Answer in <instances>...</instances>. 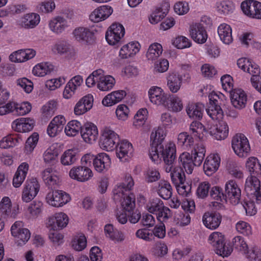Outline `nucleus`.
I'll return each instance as SVG.
<instances>
[{
    "instance_id": "f257e3e1",
    "label": "nucleus",
    "mask_w": 261,
    "mask_h": 261,
    "mask_svg": "<svg viewBox=\"0 0 261 261\" xmlns=\"http://www.w3.org/2000/svg\"><path fill=\"white\" fill-rule=\"evenodd\" d=\"M177 144L187 150L193 148L192 154L184 152L178 158L179 163L185 169L186 172L188 174H191L195 166H199L201 164L205 156V147L201 142L194 145L193 138L186 132H182L178 134Z\"/></svg>"
},
{
    "instance_id": "f03ea898",
    "label": "nucleus",
    "mask_w": 261,
    "mask_h": 261,
    "mask_svg": "<svg viewBox=\"0 0 261 261\" xmlns=\"http://www.w3.org/2000/svg\"><path fill=\"white\" fill-rule=\"evenodd\" d=\"M246 167L251 174V177L246 180V189L248 187L254 190L256 201L259 202L261 201V188L260 181L256 175L261 174V165L256 158L252 157L247 160Z\"/></svg>"
},
{
    "instance_id": "7ed1b4c3",
    "label": "nucleus",
    "mask_w": 261,
    "mask_h": 261,
    "mask_svg": "<svg viewBox=\"0 0 261 261\" xmlns=\"http://www.w3.org/2000/svg\"><path fill=\"white\" fill-rule=\"evenodd\" d=\"M146 207L149 213L156 215L158 220L160 222L166 221L171 216L170 209L164 206L162 200L159 198L150 200Z\"/></svg>"
},
{
    "instance_id": "20e7f679",
    "label": "nucleus",
    "mask_w": 261,
    "mask_h": 261,
    "mask_svg": "<svg viewBox=\"0 0 261 261\" xmlns=\"http://www.w3.org/2000/svg\"><path fill=\"white\" fill-rule=\"evenodd\" d=\"M208 242L214 247L215 252L220 256H228L232 251L230 246L226 245L224 236L220 232H213L209 236Z\"/></svg>"
},
{
    "instance_id": "39448f33",
    "label": "nucleus",
    "mask_w": 261,
    "mask_h": 261,
    "mask_svg": "<svg viewBox=\"0 0 261 261\" xmlns=\"http://www.w3.org/2000/svg\"><path fill=\"white\" fill-rule=\"evenodd\" d=\"M234 153L241 158L247 156L250 151V146L247 137L243 134H236L231 141Z\"/></svg>"
},
{
    "instance_id": "423d86ee",
    "label": "nucleus",
    "mask_w": 261,
    "mask_h": 261,
    "mask_svg": "<svg viewBox=\"0 0 261 261\" xmlns=\"http://www.w3.org/2000/svg\"><path fill=\"white\" fill-rule=\"evenodd\" d=\"M119 141L118 135L110 127H106L103 130L99 145L103 150L111 151L116 147Z\"/></svg>"
},
{
    "instance_id": "0eeeda50",
    "label": "nucleus",
    "mask_w": 261,
    "mask_h": 261,
    "mask_svg": "<svg viewBox=\"0 0 261 261\" xmlns=\"http://www.w3.org/2000/svg\"><path fill=\"white\" fill-rule=\"evenodd\" d=\"M225 202H229L233 205L239 203L241 196V190L234 180H229L225 185Z\"/></svg>"
},
{
    "instance_id": "6e6552de",
    "label": "nucleus",
    "mask_w": 261,
    "mask_h": 261,
    "mask_svg": "<svg viewBox=\"0 0 261 261\" xmlns=\"http://www.w3.org/2000/svg\"><path fill=\"white\" fill-rule=\"evenodd\" d=\"M156 153L158 159L153 162L158 163L163 158L164 163H174L176 158L175 145L173 142H169L165 146H159Z\"/></svg>"
},
{
    "instance_id": "1a4fd4ad",
    "label": "nucleus",
    "mask_w": 261,
    "mask_h": 261,
    "mask_svg": "<svg viewBox=\"0 0 261 261\" xmlns=\"http://www.w3.org/2000/svg\"><path fill=\"white\" fill-rule=\"evenodd\" d=\"M165 137L164 130L159 128L158 129L153 131L150 135L151 147L149 149V155L152 161H155L158 159V155L156 153L157 148L159 146H163L162 142Z\"/></svg>"
},
{
    "instance_id": "9d476101",
    "label": "nucleus",
    "mask_w": 261,
    "mask_h": 261,
    "mask_svg": "<svg viewBox=\"0 0 261 261\" xmlns=\"http://www.w3.org/2000/svg\"><path fill=\"white\" fill-rule=\"evenodd\" d=\"M47 203L55 207H60L70 200L69 195L63 191L49 192L46 196Z\"/></svg>"
},
{
    "instance_id": "9b49d317",
    "label": "nucleus",
    "mask_w": 261,
    "mask_h": 261,
    "mask_svg": "<svg viewBox=\"0 0 261 261\" xmlns=\"http://www.w3.org/2000/svg\"><path fill=\"white\" fill-rule=\"evenodd\" d=\"M125 30L123 26L119 23H113L106 33V39L110 45H115L123 37Z\"/></svg>"
},
{
    "instance_id": "f8f14e48",
    "label": "nucleus",
    "mask_w": 261,
    "mask_h": 261,
    "mask_svg": "<svg viewBox=\"0 0 261 261\" xmlns=\"http://www.w3.org/2000/svg\"><path fill=\"white\" fill-rule=\"evenodd\" d=\"M40 185L36 178L27 180L22 192L21 199L23 202H29L37 195Z\"/></svg>"
},
{
    "instance_id": "ddd939ff",
    "label": "nucleus",
    "mask_w": 261,
    "mask_h": 261,
    "mask_svg": "<svg viewBox=\"0 0 261 261\" xmlns=\"http://www.w3.org/2000/svg\"><path fill=\"white\" fill-rule=\"evenodd\" d=\"M71 178L80 182H85L90 180L93 176L92 170L87 166H79L73 167L69 173Z\"/></svg>"
},
{
    "instance_id": "4468645a",
    "label": "nucleus",
    "mask_w": 261,
    "mask_h": 261,
    "mask_svg": "<svg viewBox=\"0 0 261 261\" xmlns=\"http://www.w3.org/2000/svg\"><path fill=\"white\" fill-rule=\"evenodd\" d=\"M81 134L85 142L92 144L98 137V129L93 123L88 122L82 126Z\"/></svg>"
},
{
    "instance_id": "2eb2a0df",
    "label": "nucleus",
    "mask_w": 261,
    "mask_h": 261,
    "mask_svg": "<svg viewBox=\"0 0 261 261\" xmlns=\"http://www.w3.org/2000/svg\"><path fill=\"white\" fill-rule=\"evenodd\" d=\"M72 35L75 40L80 42L91 43L94 40L93 33L87 27L75 28L72 32Z\"/></svg>"
},
{
    "instance_id": "dca6fc26",
    "label": "nucleus",
    "mask_w": 261,
    "mask_h": 261,
    "mask_svg": "<svg viewBox=\"0 0 261 261\" xmlns=\"http://www.w3.org/2000/svg\"><path fill=\"white\" fill-rule=\"evenodd\" d=\"M190 34L191 38L198 43H204L207 38V34L203 25L196 23L190 26Z\"/></svg>"
},
{
    "instance_id": "f3484780",
    "label": "nucleus",
    "mask_w": 261,
    "mask_h": 261,
    "mask_svg": "<svg viewBox=\"0 0 261 261\" xmlns=\"http://www.w3.org/2000/svg\"><path fill=\"white\" fill-rule=\"evenodd\" d=\"M220 158L218 154H211L207 156L203 165V170L207 176H211L218 169Z\"/></svg>"
},
{
    "instance_id": "a211bd4d",
    "label": "nucleus",
    "mask_w": 261,
    "mask_h": 261,
    "mask_svg": "<svg viewBox=\"0 0 261 261\" xmlns=\"http://www.w3.org/2000/svg\"><path fill=\"white\" fill-rule=\"evenodd\" d=\"M116 145L117 156L122 162H125L130 158L133 152L132 144L126 140H122Z\"/></svg>"
},
{
    "instance_id": "6ab92c4d",
    "label": "nucleus",
    "mask_w": 261,
    "mask_h": 261,
    "mask_svg": "<svg viewBox=\"0 0 261 261\" xmlns=\"http://www.w3.org/2000/svg\"><path fill=\"white\" fill-rule=\"evenodd\" d=\"M230 92L231 102L233 106L239 110L244 108L247 100L245 92L241 89H234Z\"/></svg>"
},
{
    "instance_id": "aec40b11",
    "label": "nucleus",
    "mask_w": 261,
    "mask_h": 261,
    "mask_svg": "<svg viewBox=\"0 0 261 261\" xmlns=\"http://www.w3.org/2000/svg\"><path fill=\"white\" fill-rule=\"evenodd\" d=\"M35 121L29 118L17 119L12 123V128L16 132L26 133L33 129Z\"/></svg>"
},
{
    "instance_id": "412c9836",
    "label": "nucleus",
    "mask_w": 261,
    "mask_h": 261,
    "mask_svg": "<svg viewBox=\"0 0 261 261\" xmlns=\"http://www.w3.org/2000/svg\"><path fill=\"white\" fill-rule=\"evenodd\" d=\"M222 221V216L217 212L205 213L202 217V221L204 226L210 229L217 228Z\"/></svg>"
},
{
    "instance_id": "4be33fe9",
    "label": "nucleus",
    "mask_w": 261,
    "mask_h": 261,
    "mask_svg": "<svg viewBox=\"0 0 261 261\" xmlns=\"http://www.w3.org/2000/svg\"><path fill=\"white\" fill-rule=\"evenodd\" d=\"M113 13V9L109 6H102L95 9L90 15V19L98 22L109 17Z\"/></svg>"
},
{
    "instance_id": "5701e85b",
    "label": "nucleus",
    "mask_w": 261,
    "mask_h": 261,
    "mask_svg": "<svg viewBox=\"0 0 261 261\" xmlns=\"http://www.w3.org/2000/svg\"><path fill=\"white\" fill-rule=\"evenodd\" d=\"M68 222V217L64 213H59L49 218L47 226L51 229H60L66 226Z\"/></svg>"
},
{
    "instance_id": "b1692460",
    "label": "nucleus",
    "mask_w": 261,
    "mask_h": 261,
    "mask_svg": "<svg viewBox=\"0 0 261 261\" xmlns=\"http://www.w3.org/2000/svg\"><path fill=\"white\" fill-rule=\"evenodd\" d=\"M228 126L224 121H219L216 125L209 129L210 134L218 140L225 139L228 136Z\"/></svg>"
},
{
    "instance_id": "393cba45",
    "label": "nucleus",
    "mask_w": 261,
    "mask_h": 261,
    "mask_svg": "<svg viewBox=\"0 0 261 261\" xmlns=\"http://www.w3.org/2000/svg\"><path fill=\"white\" fill-rule=\"evenodd\" d=\"M150 101L156 105L166 104L169 95L165 94L163 90L159 87H152L148 91Z\"/></svg>"
},
{
    "instance_id": "a878e982",
    "label": "nucleus",
    "mask_w": 261,
    "mask_h": 261,
    "mask_svg": "<svg viewBox=\"0 0 261 261\" xmlns=\"http://www.w3.org/2000/svg\"><path fill=\"white\" fill-rule=\"evenodd\" d=\"M35 55L36 51L33 49H19L11 54L9 59L13 62H23L32 59Z\"/></svg>"
},
{
    "instance_id": "bb28decb",
    "label": "nucleus",
    "mask_w": 261,
    "mask_h": 261,
    "mask_svg": "<svg viewBox=\"0 0 261 261\" xmlns=\"http://www.w3.org/2000/svg\"><path fill=\"white\" fill-rule=\"evenodd\" d=\"M93 101V96L91 94H88L82 98L76 104L74 111L76 115H81L92 107Z\"/></svg>"
},
{
    "instance_id": "cd10ccee",
    "label": "nucleus",
    "mask_w": 261,
    "mask_h": 261,
    "mask_svg": "<svg viewBox=\"0 0 261 261\" xmlns=\"http://www.w3.org/2000/svg\"><path fill=\"white\" fill-rule=\"evenodd\" d=\"M42 178L49 188H55L59 181V178L56 170L47 168L42 172Z\"/></svg>"
},
{
    "instance_id": "c85d7f7f",
    "label": "nucleus",
    "mask_w": 261,
    "mask_h": 261,
    "mask_svg": "<svg viewBox=\"0 0 261 261\" xmlns=\"http://www.w3.org/2000/svg\"><path fill=\"white\" fill-rule=\"evenodd\" d=\"M40 17L35 13L26 14L20 20V25L25 29L35 28L40 22Z\"/></svg>"
},
{
    "instance_id": "c756f323",
    "label": "nucleus",
    "mask_w": 261,
    "mask_h": 261,
    "mask_svg": "<svg viewBox=\"0 0 261 261\" xmlns=\"http://www.w3.org/2000/svg\"><path fill=\"white\" fill-rule=\"evenodd\" d=\"M134 186V180L129 174H126L124 177L123 182L118 185L113 190L114 195L121 194L123 196L124 192H129Z\"/></svg>"
},
{
    "instance_id": "7c9ffc66",
    "label": "nucleus",
    "mask_w": 261,
    "mask_h": 261,
    "mask_svg": "<svg viewBox=\"0 0 261 261\" xmlns=\"http://www.w3.org/2000/svg\"><path fill=\"white\" fill-rule=\"evenodd\" d=\"M111 165V160L106 153H100L95 156L93 166L96 171L99 172L109 169Z\"/></svg>"
},
{
    "instance_id": "2f4dec72",
    "label": "nucleus",
    "mask_w": 261,
    "mask_h": 261,
    "mask_svg": "<svg viewBox=\"0 0 261 261\" xmlns=\"http://www.w3.org/2000/svg\"><path fill=\"white\" fill-rule=\"evenodd\" d=\"M29 168V164L25 162L18 166L13 179V185L15 188H18L21 185L26 177Z\"/></svg>"
},
{
    "instance_id": "473e14b6",
    "label": "nucleus",
    "mask_w": 261,
    "mask_h": 261,
    "mask_svg": "<svg viewBox=\"0 0 261 261\" xmlns=\"http://www.w3.org/2000/svg\"><path fill=\"white\" fill-rule=\"evenodd\" d=\"M49 27L53 32L57 34H60L68 27V24L65 18L58 16L53 18L49 21Z\"/></svg>"
},
{
    "instance_id": "72a5a7b5",
    "label": "nucleus",
    "mask_w": 261,
    "mask_h": 261,
    "mask_svg": "<svg viewBox=\"0 0 261 261\" xmlns=\"http://www.w3.org/2000/svg\"><path fill=\"white\" fill-rule=\"evenodd\" d=\"M125 95L126 92L123 90L112 92L103 99L102 103L105 106H111L121 101Z\"/></svg>"
},
{
    "instance_id": "f704fd0d",
    "label": "nucleus",
    "mask_w": 261,
    "mask_h": 261,
    "mask_svg": "<svg viewBox=\"0 0 261 261\" xmlns=\"http://www.w3.org/2000/svg\"><path fill=\"white\" fill-rule=\"evenodd\" d=\"M140 44L138 42H132L124 45L119 51L122 59H126L136 55L140 50Z\"/></svg>"
},
{
    "instance_id": "c9c22d12",
    "label": "nucleus",
    "mask_w": 261,
    "mask_h": 261,
    "mask_svg": "<svg viewBox=\"0 0 261 261\" xmlns=\"http://www.w3.org/2000/svg\"><path fill=\"white\" fill-rule=\"evenodd\" d=\"M204 106L202 103H196L189 104L186 108V112L189 117L194 119H200L202 117Z\"/></svg>"
},
{
    "instance_id": "e433bc0d",
    "label": "nucleus",
    "mask_w": 261,
    "mask_h": 261,
    "mask_svg": "<svg viewBox=\"0 0 261 261\" xmlns=\"http://www.w3.org/2000/svg\"><path fill=\"white\" fill-rule=\"evenodd\" d=\"M218 33L224 43L229 44L232 42V30L229 25L226 23L221 24L218 28Z\"/></svg>"
},
{
    "instance_id": "4c0bfd02",
    "label": "nucleus",
    "mask_w": 261,
    "mask_h": 261,
    "mask_svg": "<svg viewBox=\"0 0 261 261\" xmlns=\"http://www.w3.org/2000/svg\"><path fill=\"white\" fill-rule=\"evenodd\" d=\"M99 76L100 80H98L97 88L101 91H109L111 90L115 85V80L111 75H105L103 70Z\"/></svg>"
},
{
    "instance_id": "58836bf2",
    "label": "nucleus",
    "mask_w": 261,
    "mask_h": 261,
    "mask_svg": "<svg viewBox=\"0 0 261 261\" xmlns=\"http://www.w3.org/2000/svg\"><path fill=\"white\" fill-rule=\"evenodd\" d=\"M182 77L178 74H171L167 79V86L171 92L176 93L180 89Z\"/></svg>"
},
{
    "instance_id": "ea45409f",
    "label": "nucleus",
    "mask_w": 261,
    "mask_h": 261,
    "mask_svg": "<svg viewBox=\"0 0 261 261\" xmlns=\"http://www.w3.org/2000/svg\"><path fill=\"white\" fill-rule=\"evenodd\" d=\"M158 193L162 198L167 200L171 198L172 189L170 183L165 180H161L159 182Z\"/></svg>"
},
{
    "instance_id": "a19ab883",
    "label": "nucleus",
    "mask_w": 261,
    "mask_h": 261,
    "mask_svg": "<svg viewBox=\"0 0 261 261\" xmlns=\"http://www.w3.org/2000/svg\"><path fill=\"white\" fill-rule=\"evenodd\" d=\"M117 195L118 197L123 198L121 201V205L125 211L128 212H130L135 206V197L133 193H129V192L127 193L124 192V194L122 196ZM117 196V195H115Z\"/></svg>"
},
{
    "instance_id": "79ce46f5",
    "label": "nucleus",
    "mask_w": 261,
    "mask_h": 261,
    "mask_svg": "<svg viewBox=\"0 0 261 261\" xmlns=\"http://www.w3.org/2000/svg\"><path fill=\"white\" fill-rule=\"evenodd\" d=\"M164 106L168 107L169 110L175 112H179L183 108L182 102L180 98L174 95H169L166 104H164Z\"/></svg>"
},
{
    "instance_id": "37998d69",
    "label": "nucleus",
    "mask_w": 261,
    "mask_h": 261,
    "mask_svg": "<svg viewBox=\"0 0 261 261\" xmlns=\"http://www.w3.org/2000/svg\"><path fill=\"white\" fill-rule=\"evenodd\" d=\"M257 1L248 0L243 2L241 5L243 13L248 17L253 18Z\"/></svg>"
},
{
    "instance_id": "c03bdc74",
    "label": "nucleus",
    "mask_w": 261,
    "mask_h": 261,
    "mask_svg": "<svg viewBox=\"0 0 261 261\" xmlns=\"http://www.w3.org/2000/svg\"><path fill=\"white\" fill-rule=\"evenodd\" d=\"M170 177L172 183L175 187L179 186V184H182V182L185 181V174L181 167H175L173 172L170 173Z\"/></svg>"
},
{
    "instance_id": "a18cd8bd",
    "label": "nucleus",
    "mask_w": 261,
    "mask_h": 261,
    "mask_svg": "<svg viewBox=\"0 0 261 261\" xmlns=\"http://www.w3.org/2000/svg\"><path fill=\"white\" fill-rule=\"evenodd\" d=\"M53 70V66L48 63H40L33 69V73L38 76H44Z\"/></svg>"
},
{
    "instance_id": "49530a36",
    "label": "nucleus",
    "mask_w": 261,
    "mask_h": 261,
    "mask_svg": "<svg viewBox=\"0 0 261 261\" xmlns=\"http://www.w3.org/2000/svg\"><path fill=\"white\" fill-rule=\"evenodd\" d=\"M82 125L81 123L75 120L69 121L65 128V133L68 136L73 137L81 131Z\"/></svg>"
},
{
    "instance_id": "de8ad7c7",
    "label": "nucleus",
    "mask_w": 261,
    "mask_h": 261,
    "mask_svg": "<svg viewBox=\"0 0 261 261\" xmlns=\"http://www.w3.org/2000/svg\"><path fill=\"white\" fill-rule=\"evenodd\" d=\"M206 111L208 115L214 120L220 121L223 116V112L220 105H210Z\"/></svg>"
},
{
    "instance_id": "09e8293b",
    "label": "nucleus",
    "mask_w": 261,
    "mask_h": 261,
    "mask_svg": "<svg viewBox=\"0 0 261 261\" xmlns=\"http://www.w3.org/2000/svg\"><path fill=\"white\" fill-rule=\"evenodd\" d=\"M78 158L79 156L74 150L69 149L63 154L61 162L64 165H70L75 163Z\"/></svg>"
},
{
    "instance_id": "8fccbe9b",
    "label": "nucleus",
    "mask_w": 261,
    "mask_h": 261,
    "mask_svg": "<svg viewBox=\"0 0 261 261\" xmlns=\"http://www.w3.org/2000/svg\"><path fill=\"white\" fill-rule=\"evenodd\" d=\"M162 45L158 43L151 44L146 54L148 60H154L156 59L162 53Z\"/></svg>"
},
{
    "instance_id": "3c124183",
    "label": "nucleus",
    "mask_w": 261,
    "mask_h": 261,
    "mask_svg": "<svg viewBox=\"0 0 261 261\" xmlns=\"http://www.w3.org/2000/svg\"><path fill=\"white\" fill-rule=\"evenodd\" d=\"M39 140V135L37 133H34L30 136L25 145V152L27 154L31 153L36 146Z\"/></svg>"
},
{
    "instance_id": "603ef678",
    "label": "nucleus",
    "mask_w": 261,
    "mask_h": 261,
    "mask_svg": "<svg viewBox=\"0 0 261 261\" xmlns=\"http://www.w3.org/2000/svg\"><path fill=\"white\" fill-rule=\"evenodd\" d=\"M251 191L252 192L251 193V195H252V201H248L245 203V204L243 205L244 208H245L246 214L249 216L254 215L257 212L256 208L255 206L254 202H255L256 203L259 204L261 202V201L259 202H257L256 201V197L255 196L254 190H252L251 188Z\"/></svg>"
},
{
    "instance_id": "864d4df0",
    "label": "nucleus",
    "mask_w": 261,
    "mask_h": 261,
    "mask_svg": "<svg viewBox=\"0 0 261 261\" xmlns=\"http://www.w3.org/2000/svg\"><path fill=\"white\" fill-rule=\"evenodd\" d=\"M13 236L17 238V242L18 245L22 246L28 241L31 237V233L27 228H24L18 231L17 233L12 234Z\"/></svg>"
},
{
    "instance_id": "5fc2aeb1",
    "label": "nucleus",
    "mask_w": 261,
    "mask_h": 261,
    "mask_svg": "<svg viewBox=\"0 0 261 261\" xmlns=\"http://www.w3.org/2000/svg\"><path fill=\"white\" fill-rule=\"evenodd\" d=\"M87 245V240L84 235L75 236L72 241L73 248L78 251L83 250Z\"/></svg>"
},
{
    "instance_id": "6e6d98bb",
    "label": "nucleus",
    "mask_w": 261,
    "mask_h": 261,
    "mask_svg": "<svg viewBox=\"0 0 261 261\" xmlns=\"http://www.w3.org/2000/svg\"><path fill=\"white\" fill-rule=\"evenodd\" d=\"M43 203L39 201H33L28 208L29 213L33 217H37L42 212Z\"/></svg>"
},
{
    "instance_id": "4d7b16f0",
    "label": "nucleus",
    "mask_w": 261,
    "mask_h": 261,
    "mask_svg": "<svg viewBox=\"0 0 261 261\" xmlns=\"http://www.w3.org/2000/svg\"><path fill=\"white\" fill-rule=\"evenodd\" d=\"M173 45L178 49H183L191 46V42L186 37L178 36L172 40Z\"/></svg>"
},
{
    "instance_id": "13d9d810",
    "label": "nucleus",
    "mask_w": 261,
    "mask_h": 261,
    "mask_svg": "<svg viewBox=\"0 0 261 261\" xmlns=\"http://www.w3.org/2000/svg\"><path fill=\"white\" fill-rule=\"evenodd\" d=\"M232 244L236 249L243 251L246 255V252L249 250L244 238L241 236L234 237L232 240Z\"/></svg>"
},
{
    "instance_id": "bf43d9fd",
    "label": "nucleus",
    "mask_w": 261,
    "mask_h": 261,
    "mask_svg": "<svg viewBox=\"0 0 261 261\" xmlns=\"http://www.w3.org/2000/svg\"><path fill=\"white\" fill-rule=\"evenodd\" d=\"M246 257L250 261H261V250L256 246L250 247L246 252Z\"/></svg>"
},
{
    "instance_id": "052dcab7",
    "label": "nucleus",
    "mask_w": 261,
    "mask_h": 261,
    "mask_svg": "<svg viewBox=\"0 0 261 261\" xmlns=\"http://www.w3.org/2000/svg\"><path fill=\"white\" fill-rule=\"evenodd\" d=\"M57 103L54 101H49L42 108L43 115L46 118L51 117L56 110Z\"/></svg>"
},
{
    "instance_id": "680f3d73",
    "label": "nucleus",
    "mask_w": 261,
    "mask_h": 261,
    "mask_svg": "<svg viewBox=\"0 0 261 261\" xmlns=\"http://www.w3.org/2000/svg\"><path fill=\"white\" fill-rule=\"evenodd\" d=\"M15 114L19 115H24L30 112L32 109L31 105L28 102H24L18 104L15 102Z\"/></svg>"
},
{
    "instance_id": "e2e57ef3",
    "label": "nucleus",
    "mask_w": 261,
    "mask_h": 261,
    "mask_svg": "<svg viewBox=\"0 0 261 261\" xmlns=\"http://www.w3.org/2000/svg\"><path fill=\"white\" fill-rule=\"evenodd\" d=\"M57 155V150L54 148L49 147L43 153V160L46 164L53 163L56 161Z\"/></svg>"
},
{
    "instance_id": "0e129e2a",
    "label": "nucleus",
    "mask_w": 261,
    "mask_h": 261,
    "mask_svg": "<svg viewBox=\"0 0 261 261\" xmlns=\"http://www.w3.org/2000/svg\"><path fill=\"white\" fill-rule=\"evenodd\" d=\"M210 194L214 199L220 202H225V194L221 188L217 186L213 187L210 191Z\"/></svg>"
},
{
    "instance_id": "69168bd1",
    "label": "nucleus",
    "mask_w": 261,
    "mask_h": 261,
    "mask_svg": "<svg viewBox=\"0 0 261 261\" xmlns=\"http://www.w3.org/2000/svg\"><path fill=\"white\" fill-rule=\"evenodd\" d=\"M102 70L99 69L94 71L86 79V84L88 87H91L96 83L98 85L99 76L101 75Z\"/></svg>"
},
{
    "instance_id": "338daca9",
    "label": "nucleus",
    "mask_w": 261,
    "mask_h": 261,
    "mask_svg": "<svg viewBox=\"0 0 261 261\" xmlns=\"http://www.w3.org/2000/svg\"><path fill=\"white\" fill-rule=\"evenodd\" d=\"M210 187L211 185L207 181L200 183L196 191L198 197L201 198H204L207 197Z\"/></svg>"
},
{
    "instance_id": "774afa93",
    "label": "nucleus",
    "mask_w": 261,
    "mask_h": 261,
    "mask_svg": "<svg viewBox=\"0 0 261 261\" xmlns=\"http://www.w3.org/2000/svg\"><path fill=\"white\" fill-rule=\"evenodd\" d=\"M237 230L240 233L245 236H249L251 234V227L248 223L240 221L236 225Z\"/></svg>"
}]
</instances>
